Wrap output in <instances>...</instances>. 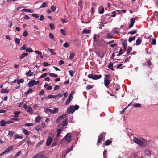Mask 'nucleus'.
<instances>
[{"label":"nucleus","instance_id":"f257e3e1","mask_svg":"<svg viewBox=\"0 0 158 158\" xmlns=\"http://www.w3.org/2000/svg\"><path fill=\"white\" fill-rule=\"evenodd\" d=\"M79 107V106L77 105H75L74 106L73 105L71 106L67 109L68 114H70L71 113H73L75 110H77Z\"/></svg>","mask_w":158,"mask_h":158},{"label":"nucleus","instance_id":"f03ea898","mask_svg":"<svg viewBox=\"0 0 158 158\" xmlns=\"http://www.w3.org/2000/svg\"><path fill=\"white\" fill-rule=\"evenodd\" d=\"M110 75L107 74L105 75V78L104 80V85L105 86L109 88V90H112V88H109L108 85H109L110 82Z\"/></svg>","mask_w":158,"mask_h":158},{"label":"nucleus","instance_id":"7ed1b4c3","mask_svg":"<svg viewBox=\"0 0 158 158\" xmlns=\"http://www.w3.org/2000/svg\"><path fill=\"white\" fill-rule=\"evenodd\" d=\"M133 141L134 142L137 144L141 146H144L146 145L145 144V143L141 141L139 139L134 137L133 138Z\"/></svg>","mask_w":158,"mask_h":158},{"label":"nucleus","instance_id":"20e7f679","mask_svg":"<svg viewBox=\"0 0 158 158\" xmlns=\"http://www.w3.org/2000/svg\"><path fill=\"white\" fill-rule=\"evenodd\" d=\"M72 134L70 133H67L66 136L62 139V141L65 140L68 143H69L71 141Z\"/></svg>","mask_w":158,"mask_h":158},{"label":"nucleus","instance_id":"39448f33","mask_svg":"<svg viewBox=\"0 0 158 158\" xmlns=\"http://www.w3.org/2000/svg\"><path fill=\"white\" fill-rule=\"evenodd\" d=\"M44 153L43 152H40L33 156L32 158H47L46 156L43 154Z\"/></svg>","mask_w":158,"mask_h":158},{"label":"nucleus","instance_id":"423d86ee","mask_svg":"<svg viewBox=\"0 0 158 158\" xmlns=\"http://www.w3.org/2000/svg\"><path fill=\"white\" fill-rule=\"evenodd\" d=\"M72 93V92L69 95L68 98L67 99L65 103V104L66 105H68L69 104L70 102L72 100V99L73 98Z\"/></svg>","mask_w":158,"mask_h":158},{"label":"nucleus","instance_id":"0eeeda50","mask_svg":"<svg viewBox=\"0 0 158 158\" xmlns=\"http://www.w3.org/2000/svg\"><path fill=\"white\" fill-rule=\"evenodd\" d=\"M53 141V138L51 136H48L47 139L46 145L47 146L50 145Z\"/></svg>","mask_w":158,"mask_h":158},{"label":"nucleus","instance_id":"6e6552de","mask_svg":"<svg viewBox=\"0 0 158 158\" xmlns=\"http://www.w3.org/2000/svg\"><path fill=\"white\" fill-rule=\"evenodd\" d=\"M111 87L113 89H114L117 91H118L120 88V86L118 84H115L114 83H112L111 84Z\"/></svg>","mask_w":158,"mask_h":158},{"label":"nucleus","instance_id":"1a4fd4ad","mask_svg":"<svg viewBox=\"0 0 158 158\" xmlns=\"http://www.w3.org/2000/svg\"><path fill=\"white\" fill-rule=\"evenodd\" d=\"M67 119H65L63 120L62 122V124L59 125V127L62 126L65 127L67 126L68 125Z\"/></svg>","mask_w":158,"mask_h":158},{"label":"nucleus","instance_id":"9d476101","mask_svg":"<svg viewBox=\"0 0 158 158\" xmlns=\"http://www.w3.org/2000/svg\"><path fill=\"white\" fill-rule=\"evenodd\" d=\"M102 134H100L98 136V140H97V145L98 146L99 145V143L102 142Z\"/></svg>","mask_w":158,"mask_h":158},{"label":"nucleus","instance_id":"9b49d317","mask_svg":"<svg viewBox=\"0 0 158 158\" xmlns=\"http://www.w3.org/2000/svg\"><path fill=\"white\" fill-rule=\"evenodd\" d=\"M36 82V81L35 80H33L30 81L28 83L27 85L29 87H31L34 86L35 83Z\"/></svg>","mask_w":158,"mask_h":158},{"label":"nucleus","instance_id":"f8f14e48","mask_svg":"<svg viewBox=\"0 0 158 158\" xmlns=\"http://www.w3.org/2000/svg\"><path fill=\"white\" fill-rule=\"evenodd\" d=\"M122 42V44H123L122 47H127V41L126 39H121L120 40Z\"/></svg>","mask_w":158,"mask_h":158},{"label":"nucleus","instance_id":"ddd939ff","mask_svg":"<svg viewBox=\"0 0 158 158\" xmlns=\"http://www.w3.org/2000/svg\"><path fill=\"white\" fill-rule=\"evenodd\" d=\"M14 146H10L8 147L5 150V152L7 153L11 151L13 149Z\"/></svg>","mask_w":158,"mask_h":158},{"label":"nucleus","instance_id":"4468645a","mask_svg":"<svg viewBox=\"0 0 158 158\" xmlns=\"http://www.w3.org/2000/svg\"><path fill=\"white\" fill-rule=\"evenodd\" d=\"M94 80H96L101 78L102 76L101 75L94 74Z\"/></svg>","mask_w":158,"mask_h":158},{"label":"nucleus","instance_id":"2eb2a0df","mask_svg":"<svg viewBox=\"0 0 158 158\" xmlns=\"http://www.w3.org/2000/svg\"><path fill=\"white\" fill-rule=\"evenodd\" d=\"M44 111L45 113L49 114H52V110L49 108H46L44 110Z\"/></svg>","mask_w":158,"mask_h":158},{"label":"nucleus","instance_id":"dca6fc26","mask_svg":"<svg viewBox=\"0 0 158 158\" xmlns=\"http://www.w3.org/2000/svg\"><path fill=\"white\" fill-rule=\"evenodd\" d=\"M21 11L29 13H32L33 12V10L29 9H23Z\"/></svg>","mask_w":158,"mask_h":158},{"label":"nucleus","instance_id":"f3484780","mask_svg":"<svg viewBox=\"0 0 158 158\" xmlns=\"http://www.w3.org/2000/svg\"><path fill=\"white\" fill-rule=\"evenodd\" d=\"M99 37L100 36H97V35L95 34L93 37L94 41V42H98V41Z\"/></svg>","mask_w":158,"mask_h":158},{"label":"nucleus","instance_id":"a211bd4d","mask_svg":"<svg viewBox=\"0 0 158 158\" xmlns=\"http://www.w3.org/2000/svg\"><path fill=\"white\" fill-rule=\"evenodd\" d=\"M48 6V4L47 3V2H45L42 4L40 6L39 8L40 9V8H43L47 7Z\"/></svg>","mask_w":158,"mask_h":158},{"label":"nucleus","instance_id":"6ab92c4d","mask_svg":"<svg viewBox=\"0 0 158 158\" xmlns=\"http://www.w3.org/2000/svg\"><path fill=\"white\" fill-rule=\"evenodd\" d=\"M27 53H24L21 54L19 56V59L20 60H21L24 58L26 56L28 55Z\"/></svg>","mask_w":158,"mask_h":158},{"label":"nucleus","instance_id":"aec40b11","mask_svg":"<svg viewBox=\"0 0 158 158\" xmlns=\"http://www.w3.org/2000/svg\"><path fill=\"white\" fill-rule=\"evenodd\" d=\"M98 10L99 13L100 14H103L104 11L103 7H102V6H101L99 7L98 8Z\"/></svg>","mask_w":158,"mask_h":158},{"label":"nucleus","instance_id":"412c9836","mask_svg":"<svg viewBox=\"0 0 158 158\" xmlns=\"http://www.w3.org/2000/svg\"><path fill=\"white\" fill-rule=\"evenodd\" d=\"M112 142L111 140L108 139L105 142L104 144L106 146H108Z\"/></svg>","mask_w":158,"mask_h":158},{"label":"nucleus","instance_id":"4be33fe9","mask_svg":"<svg viewBox=\"0 0 158 158\" xmlns=\"http://www.w3.org/2000/svg\"><path fill=\"white\" fill-rule=\"evenodd\" d=\"M144 153L145 155L148 156H149L151 154V151L148 150H145L144 152Z\"/></svg>","mask_w":158,"mask_h":158},{"label":"nucleus","instance_id":"5701e85b","mask_svg":"<svg viewBox=\"0 0 158 158\" xmlns=\"http://www.w3.org/2000/svg\"><path fill=\"white\" fill-rule=\"evenodd\" d=\"M142 42V39L139 37L138 39L136 40V45H138L140 44Z\"/></svg>","mask_w":158,"mask_h":158},{"label":"nucleus","instance_id":"b1692460","mask_svg":"<svg viewBox=\"0 0 158 158\" xmlns=\"http://www.w3.org/2000/svg\"><path fill=\"white\" fill-rule=\"evenodd\" d=\"M74 55V52L73 51L71 52H70V56L69 57V59L71 60L73 59Z\"/></svg>","mask_w":158,"mask_h":158},{"label":"nucleus","instance_id":"393cba45","mask_svg":"<svg viewBox=\"0 0 158 158\" xmlns=\"http://www.w3.org/2000/svg\"><path fill=\"white\" fill-rule=\"evenodd\" d=\"M73 145L71 147V148H67V150H66V154H68L70 152L72 151L73 150Z\"/></svg>","mask_w":158,"mask_h":158},{"label":"nucleus","instance_id":"a878e982","mask_svg":"<svg viewBox=\"0 0 158 158\" xmlns=\"http://www.w3.org/2000/svg\"><path fill=\"white\" fill-rule=\"evenodd\" d=\"M0 123H1L0 126L1 127H3L5 126L6 124V121H5L4 120H2L0 122Z\"/></svg>","mask_w":158,"mask_h":158},{"label":"nucleus","instance_id":"bb28decb","mask_svg":"<svg viewBox=\"0 0 158 158\" xmlns=\"http://www.w3.org/2000/svg\"><path fill=\"white\" fill-rule=\"evenodd\" d=\"M132 51V48L131 47H127V55H129L131 52Z\"/></svg>","mask_w":158,"mask_h":158},{"label":"nucleus","instance_id":"cd10ccee","mask_svg":"<svg viewBox=\"0 0 158 158\" xmlns=\"http://www.w3.org/2000/svg\"><path fill=\"white\" fill-rule=\"evenodd\" d=\"M91 32V30H87L86 29H84L82 33L83 34H88L89 33Z\"/></svg>","mask_w":158,"mask_h":158},{"label":"nucleus","instance_id":"c85d7f7f","mask_svg":"<svg viewBox=\"0 0 158 158\" xmlns=\"http://www.w3.org/2000/svg\"><path fill=\"white\" fill-rule=\"evenodd\" d=\"M32 89L30 88L28 89V90L26 92L24 93V94L26 95H27L29 94L30 93L32 92Z\"/></svg>","mask_w":158,"mask_h":158},{"label":"nucleus","instance_id":"c756f323","mask_svg":"<svg viewBox=\"0 0 158 158\" xmlns=\"http://www.w3.org/2000/svg\"><path fill=\"white\" fill-rule=\"evenodd\" d=\"M14 114L15 115V117H19V115L20 113V111H15L14 112Z\"/></svg>","mask_w":158,"mask_h":158},{"label":"nucleus","instance_id":"7c9ffc66","mask_svg":"<svg viewBox=\"0 0 158 158\" xmlns=\"http://www.w3.org/2000/svg\"><path fill=\"white\" fill-rule=\"evenodd\" d=\"M41 118V117L40 116H38L35 118V122L36 123L40 122Z\"/></svg>","mask_w":158,"mask_h":158},{"label":"nucleus","instance_id":"2f4dec72","mask_svg":"<svg viewBox=\"0 0 158 158\" xmlns=\"http://www.w3.org/2000/svg\"><path fill=\"white\" fill-rule=\"evenodd\" d=\"M23 131V133L24 134L26 135H29L28 131L27 130L25 129L24 128H23L22 129Z\"/></svg>","mask_w":158,"mask_h":158},{"label":"nucleus","instance_id":"473e14b6","mask_svg":"<svg viewBox=\"0 0 158 158\" xmlns=\"http://www.w3.org/2000/svg\"><path fill=\"white\" fill-rule=\"evenodd\" d=\"M8 135L10 137H12L14 134V132L13 131H8Z\"/></svg>","mask_w":158,"mask_h":158},{"label":"nucleus","instance_id":"72a5a7b5","mask_svg":"<svg viewBox=\"0 0 158 158\" xmlns=\"http://www.w3.org/2000/svg\"><path fill=\"white\" fill-rule=\"evenodd\" d=\"M48 50L51 54L54 55H55L56 54V53L55 52H54L53 50L52 49L48 48Z\"/></svg>","mask_w":158,"mask_h":158},{"label":"nucleus","instance_id":"f704fd0d","mask_svg":"<svg viewBox=\"0 0 158 158\" xmlns=\"http://www.w3.org/2000/svg\"><path fill=\"white\" fill-rule=\"evenodd\" d=\"M48 74L49 75L52 77H58V76L56 74H55L54 73H49Z\"/></svg>","mask_w":158,"mask_h":158},{"label":"nucleus","instance_id":"c9c22d12","mask_svg":"<svg viewBox=\"0 0 158 158\" xmlns=\"http://www.w3.org/2000/svg\"><path fill=\"white\" fill-rule=\"evenodd\" d=\"M135 36H134L133 37H130L129 38L128 40V41L129 42L131 43V42L133 40H135Z\"/></svg>","mask_w":158,"mask_h":158},{"label":"nucleus","instance_id":"e433bc0d","mask_svg":"<svg viewBox=\"0 0 158 158\" xmlns=\"http://www.w3.org/2000/svg\"><path fill=\"white\" fill-rule=\"evenodd\" d=\"M137 32V31L135 30H134L133 31H130L127 34H130L131 35H133V34H136Z\"/></svg>","mask_w":158,"mask_h":158},{"label":"nucleus","instance_id":"4c0bfd02","mask_svg":"<svg viewBox=\"0 0 158 158\" xmlns=\"http://www.w3.org/2000/svg\"><path fill=\"white\" fill-rule=\"evenodd\" d=\"M27 49V47H26V45L25 44H24L23 46L22 47L20 48V50L21 51L24 50H25L26 51V50Z\"/></svg>","mask_w":158,"mask_h":158},{"label":"nucleus","instance_id":"58836bf2","mask_svg":"<svg viewBox=\"0 0 158 158\" xmlns=\"http://www.w3.org/2000/svg\"><path fill=\"white\" fill-rule=\"evenodd\" d=\"M44 142V140H41L35 146L36 148H38L40 145L42 144Z\"/></svg>","mask_w":158,"mask_h":158},{"label":"nucleus","instance_id":"ea45409f","mask_svg":"<svg viewBox=\"0 0 158 158\" xmlns=\"http://www.w3.org/2000/svg\"><path fill=\"white\" fill-rule=\"evenodd\" d=\"M56 7L54 5H52L51 6V9L53 12H55L56 9Z\"/></svg>","mask_w":158,"mask_h":158},{"label":"nucleus","instance_id":"a19ab883","mask_svg":"<svg viewBox=\"0 0 158 158\" xmlns=\"http://www.w3.org/2000/svg\"><path fill=\"white\" fill-rule=\"evenodd\" d=\"M62 119L63 118L61 117V116H59L56 120V123H59Z\"/></svg>","mask_w":158,"mask_h":158},{"label":"nucleus","instance_id":"79ce46f5","mask_svg":"<svg viewBox=\"0 0 158 158\" xmlns=\"http://www.w3.org/2000/svg\"><path fill=\"white\" fill-rule=\"evenodd\" d=\"M58 112V108H56L54 109L53 110H52V114H55Z\"/></svg>","mask_w":158,"mask_h":158},{"label":"nucleus","instance_id":"37998d69","mask_svg":"<svg viewBox=\"0 0 158 158\" xmlns=\"http://www.w3.org/2000/svg\"><path fill=\"white\" fill-rule=\"evenodd\" d=\"M63 96V94L62 93H59L58 94H57V95H56V98H57V99H58L59 98Z\"/></svg>","mask_w":158,"mask_h":158},{"label":"nucleus","instance_id":"c03bdc74","mask_svg":"<svg viewBox=\"0 0 158 158\" xmlns=\"http://www.w3.org/2000/svg\"><path fill=\"white\" fill-rule=\"evenodd\" d=\"M75 71H72V70H70V71H69V74L70 76L71 77H72L73 76V74L75 73Z\"/></svg>","mask_w":158,"mask_h":158},{"label":"nucleus","instance_id":"a18cd8bd","mask_svg":"<svg viewBox=\"0 0 158 158\" xmlns=\"http://www.w3.org/2000/svg\"><path fill=\"white\" fill-rule=\"evenodd\" d=\"M27 111L30 113H33V110L31 107H29Z\"/></svg>","mask_w":158,"mask_h":158},{"label":"nucleus","instance_id":"49530a36","mask_svg":"<svg viewBox=\"0 0 158 158\" xmlns=\"http://www.w3.org/2000/svg\"><path fill=\"white\" fill-rule=\"evenodd\" d=\"M136 19V16L135 18H132L131 19L130 23H133L134 24L135 22V19Z\"/></svg>","mask_w":158,"mask_h":158},{"label":"nucleus","instance_id":"de8ad7c7","mask_svg":"<svg viewBox=\"0 0 158 158\" xmlns=\"http://www.w3.org/2000/svg\"><path fill=\"white\" fill-rule=\"evenodd\" d=\"M110 33H107L106 34V35H105V36H106V38L107 39H110V38H113V36L112 35H110Z\"/></svg>","mask_w":158,"mask_h":158},{"label":"nucleus","instance_id":"09e8293b","mask_svg":"<svg viewBox=\"0 0 158 158\" xmlns=\"http://www.w3.org/2000/svg\"><path fill=\"white\" fill-rule=\"evenodd\" d=\"M14 138L15 139H16L17 138L22 139L23 138L22 136H20L18 135H15L14 136Z\"/></svg>","mask_w":158,"mask_h":158},{"label":"nucleus","instance_id":"8fccbe9b","mask_svg":"<svg viewBox=\"0 0 158 158\" xmlns=\"http://www.w3.org/2000/svg\"><path fill=\"white\" fill-rule=\"evenodd\" d=\"M20 39L16 38L15 39V42L17 44H20Z\"/></svg>","mask_w":158,"mask_h":158},{"label":"nucleus","instance_id":"3c124183","mask_svg":"<svg viewBox=\"0 0 158 158\" xmlns=\"http://www.w3.org/2000/svg\"><path fill=\"white\" fill-rule=\"evenodd\" d=\"M26 51L27 52L31 53V52H33V51L32 48H28L27 49Z\"/></svg>","mask_w":158,"mask_h":158},{"label":"nucleus","instance_id":"603ef678","mask_svg":"<svg viewBox=\"0 0 158 158\" xmlns=\"http://www.w3.org/2000/svg\"><path fill=\"white\" fill-rule=\"evenodd\" d=\"M133 106L135 107H140L141 106V104L139 103H136L133 105Z\"/></svg>","mask_w":158,"mask_h":158},{"label":"nucleus","instance_id":"864d4df0","mask_svg":"<svg viewBox=\"0 0 158 158\" xmlns=\"http://www.w3.org/2000/svg\"><path fill=\"white\" fill-rule=\"evenodd\" d=\"M60 33H61L62 35L64 36L65 35V30L63 29H61L60 30Z\"/></svg>","mask_w":158,"mask_h":158},{"label":"nucleus","instance_id":"5fc2aeb1","mask_svg":"<svg viewBox=\"0 0 158 158\" xmlns=\"http://www.w3.org/2000/svg\"><path fill=\"white\" fill-rule=\"evenodd\" d=\"M94 74H90L88 75V77L90 79H94Z\"/></svg>","mask_w":158,"mask_h":158},{"label":"nucleus","instance_id":"6e6d98bb","mask_svg":"<svg viewBox=\"0 0 158 158\" xmlns=\"http://www.w3.org/2000/svg\"><path fill=\"white\" fill-rule=\"evenodd\" d=\"M9 91L6 89H3L1 91V93H7Z\"/></svg>","mask_w":158,"mask_h":158},{"label":"nucleus","instance_id":"4d7b16f0","mask_svg":"<svg viewBox=\"0 0 158 158\" xmlns=\"http://www.w3.org/2000/svg\"><path fill=\"white\" fill-rule=\"evenodd\" d=\"M48 97L52 98H54V99H55L56 98V95H48Z\"/></svg>","mask_w":158,"mask_h":158},{"label":"nucleus","instance_id":"13d9d810","mask_svg":"<svg viewBox=\"0 0 158 158\" xmlns=\"http://www.w3.org/2000/svg\"><path fill=\"white\" fill-rule=\"evenodd\" d=\"M93 87V86L88 85L86 87V89L87 90H89L90 89H91Z\"/></svg>","mask_w":158,"mask_h":158},{"label":"nucleus","instance_id":"bf43d9fd","mask_svg":"<svg viewBox=\"0 0 158 158\" xmlns=\"http://www.w3.org/2000/svg\"><path fill=\"white\" fill-rule=\"evenodd\" d=\"M21 152L20 151L17 152L16 154L15 155V158H16L18 157V156L20 155L21 154Z\"/></svg>","mask_w":158,"mask_h":158},{"label":"nucleus","instance_id":"052dcab7","mask_svg":"<svg viewBox=\"0 0 158 158\" xmlns=\"http://www.w3.org/2000/svg\"><path fill=\"white\" fill-rule=\"evenodd\" d=\"M50 64H49L46 62H44L43 63V65L45 67H47Z\"/></svg>","mask_w":158,"mask_h":158},{"label":"nucleus","instance_id":"680f3d73","mask_svg":"<svg viewBox=\"0 0 158 158\" xmlns=\"http://www.w3.org/2000/svg\"><path fill=\"white\" fill-rule=\"evenodd\" d=\"M156 40L155 39H152V40L151 42V43L152 45H156Z\"/></svg>","mask_w":158,"mask_h":158},{"label":"nucleus","instance_id":"e2e57ef3","mask_svg":"<svg viewBox=\"0 0 158 158\" xmlns=\"http://www.w3.org/2000/svg\"><path fill=\"white\" fill-rule=\"evenodd\" d=\"M147 64L149 67H150V66L152 65V63H151V61L150 60H149L147 62Z\"/></svg>","mask_w":158,"mask_h":158},{"label":"nucleus","instance_id":"0e129e2a","mask_svg":"<svg viewBox=\"0 0 158 158\" xmlns=\"http://www.w3.org/2000/svg\"><path fill=\"white\" fill-rule=\"evenodd\" d=\"M28 34V32L27 31H24L23 34V35L24 36H27Z\"/></svg>","mask_w":158,"mask_h":158},{"label":"nucleus","instance_id":"69168bd1","mask_svg":"<svg viewBox=\"0 0 158 158\" xmlns=\"http://www.w3.org/2000/svg\"><path fill=\"white\" fill-rule=\"evenodd\" d=\"M61 21L63 23H64L68 22L67 20H66L64 19H61Z\"/></svg>","mask_w":158,"mask_h":158},{"label":"nucleus","instance_id":"338daca9","mask_svg":"<svg viewBox=\"0 0 158 158\" xmlns=\"http://www.w3.org/2000/svg\"><path fill=\"white\" fill-rule=\"evenodd\" d=\"M63 46L64 47L67 48L69 47V44L68 42H66L64 44Z\"/></svg>","mask_w":158,"mask_h":158},{"label":"nucleus","instance_id":"774afa93","mask_svg":"<svg viewBox=\"0 0 158 158\" xmlns=\"http://www.w3.org/2000/svg\"><path fill=\"white\" fill-rule=\"evenodd\" d=\"M49 26H50V27L51 30H52L53 29L54 27V25L53 24L50 23V24Z\"/></svg>","mask_w":158,"mask_h":158}]
</instances>
